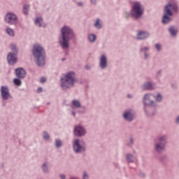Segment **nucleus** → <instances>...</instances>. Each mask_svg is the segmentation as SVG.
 Segmentation results:
<instances>
[{"label":"nucleus","mask_w":179,"mask_h":179,"mask_svg":"<svg viewBox=\"0 0 179 179\" xmlns=\"http://www.w3.org/2000/svg\"><path fill=\"white\" fill-rule=\"evenodd\" d=\"M33 55L36 59V63L38 66H43L45 64V52L44 48L36 44L34 45Z\"/></svg>","instance_id":"nucleus-1"},{"label":"nucleus","mask_w":179,"mask_h":179,"mask_svg":"<svg viewBox=\"0 0 179 179\" xmlns=\"http://www.w3.org/2000/svg\"><path fill=\"white\" fill-rule=\"evenodd\" d=\"M73 37V32L69 27H64L62 28V40L60 41V45L63 48H69V40Z\"/></svg>","instance_id":"nucleus-2"},{"label":"nucleus","mask_w":179,"mask_h":179,"mask_svg":"<svg viewBox=\"0 0 179 179\" xmlns=\"http://www.w3.org/2000/svg\"><path fill=\"white\" fill-rule=\"evenodd\" d=\"M76 83L75 73L73 72L67 73L64 78H61V87L62 89H69Z\"/></svg>","instance_id":"nucleus-3"},{"label":"nucleus","mask_w":179,"mask_h":179,"mask_svg":"<svg viewBox=\"0 0 179 179\" xmlns=\"http://www.w3.org/2000/svg\"><path fill=\"white\" fill-rule=\"evenodd\" d=\"M178 10V7L177 6V4H176L174 2H170L169 4H167L165 6L166 14H164L163 17L162 23H164V24L169 23V22H170V17H169L167 15L171 16L173 15V13H171V11L177 12Z\"/></svg>","instance_id":"nucleus-4"},{"label":"nucleus","mask_w":179,"mask_h":179,"mask_svg":"<svg viewBox=\"0 0 179 179\" xmlns=\"http://www.w3.org/2000/svg\"><path fill=\"white\" fill-rule=\"evenodd\" d=\"M132 15L134 16V17H136V19L143 15V7H142L140 3L136 2L134 3V6L132 8Z\"/></svg>","instance_id":"nucleus-5"},{"label":"nucleus","mask_w":179,"mask_h":179,"mask_svg":"<svg viewBox=\"0 0 179 179\" xmlns=\"http://www.w3.org/2000/svg\"><path fill=\"white\" fill-rule=\"evenodd\" d=\"M17 17H16V15L12 13H8L5 17V20L8 24H15L16 23Z\"/></svg>","instance_id":"nucleus-6"},{"label":"nucleus","mask_w":179,"mask_h":179,"mask_svg":"<svg viewBox=\"0 0 179 179\" xmlns=\"http://www.w3.org/2000/svg\"><path fill=\"white\" fill-rule=\"evenodd\" d=\"M1 93L3 100H8L10 97V94H9V89L8 87L2 86L1 88Z\"/></svg>","instance_id":"nucleus-7"},{"label":"nucleus","mask_w":179,"mask_h":179,"mask_svg":"<svg viewBox=\"0 0 179 179\" xmlns=\"http://www.w3.org/2000/svg\"><path fill=\"white\" fill-rule=\"evenodd\" d=\"M73 146L76 153H78V152H83V150H85V146L80 144L78 139L75 141Z\"/></svg>","instance_id":"nucleus-8"},{"label":"nucleus","mask_w":179,"mask_h":179,"mask_svg":"<svg viewBox=\"0 0 179 179\" xmlns=\"http://www.w3.org/2000/svg\"><path fill=\"white\" fill-rule=\"evenodd\" d=\"M159 143L156 145V150L158 152H162L164 149V145H166V136H163L159 139Z\"/></svg>","instance_id":"nucleus-9"},{"label":"nucleus","mask_w":179,"mask_h":179,"mask_svg":"<svg viewBox=\"0 0 179 179\" xmlns=\"http://www.w3.org/2000/svg\"><path fill=\"white\" fill-rule=\"evenodd\" d=\"M74 134L76 136H83V135H85L86 134V131H85V129L80 126H77L74 129Z\"/></svg>","instance_id":"nucleus-10"},{"label":"nucleus","mask_w":179,"mask_h":179,"mask_svg":"<svg viewBox=\"0 0 179 179\" xmlns=\"http://www.w3.org/2000/svg\"><path fill=\"white\" fill-rule=\"evenodd\" d=\"M8 62L10 65H14L16 64V61H17V58H16V55L10 52L7 57Z\"/></svg>","instance_id":"nucleus-11"},{"label":"nucleus","mask_w":179,"mask_h":179,"mask_svg":"<svg viewBox=\"0 0 179 179\" xmlns=\"http://www.w3.org/2000/svg\"><path fill=\"white\" fill-rule=\"evenodd\" d=\"M123 117L127 121H132L134 118V113L131 110L126 111L123 115Z\"/></svg>","instance_id":"nucleus-12"},{"label":"nucleus","mask_w":179,"mask_h":179,"mask_svg":"<svg viewBox=\"0 0 179 179\" xmlns=\"http://www.w3.org/2000/svg\"><path fill=\"white\" fill-rule=\"evenodd\" d=\"M15 74L17 78H24L26 76V71L22 68L15 69Z\"/></svg>","instance_id":"nucleus-13"},{"label":"nucleus","mask_w":179,"mask_h":179,"mask_svg":"<svg viewBox=\"0 0 179 179\" xmlns=\"http://www.w3.org/2000/svg\"><path fill=\"white\" fill-rule=\"evenodd\" d=\"M149 37V34L145 31H140L137 34V40H143L144 38H147Z\"/></svg>","instance_id":"nucleus-14"},{"label":"nucleus","mask_w":179,"mask_h":179,"mask_svg":"<svg viewBox=\"0 0 179 179\" xmlns=\"http://www.w3.org/2000/svg\"><path fill=\"white\" fill-rule=\"evenodd\" d=\"M150 97H152V95L150 94H145L144 96V104H146L147 106H152L153 104V101H150Z\"/></svg>","instance_id":"nucleus-15"},{"label":"nucleus","mask_w":179,"mask_h":179,"mask_svg":"<svg viewBox=\"0 0 179 179\" xmlns=\"http://www.w3.org/2000/svg\"><path fill=\"white\" fill-rule=\"evenodd\" d=\"M107 66V57L105 55H102L100 59L101 68H106Z\"/></svg>","instance_id":"nucleus-16"},{"label":"nucleus","mask_w":179,"mask_h":179,"mask_svg":"<svg viewBox=\"0 0 179 179\" xmlns=\"http://www.w3.org/2000/svg\"><path fill=\"white\" fill-rule=\"evenodd\" d=\"M43 18L41 17H37L36 20H35V24L36 26H38V27H41L43 26Z\"/></svg>","instance_id":"nucleus-17"},{"label":"nucleus","mask_w":179,"mask_h":179,"mask_svg":"<svg viewBox=\"0 0 179 179\" xmlns=\"http://www.w3.org/2000/svg\"><path fill=\"white\" fill-rule=\"evenodd\" d=\"M144 90H152L153 89V85L150 83H147L143 86Z\"/></svg>","instance_id":"nucleus-18"},{"label":"nucleus","mask_w":179,"mask_h":179,"mask_svg":"<svg viewBox=\"0 0 179 179\" xmlns=\"http://www.w3.org/2000/svg\"><path fill=\"white\" fill-rule=\"evenodd\" d=\"M6 33L8 34V36H11L12 37L15 36V31L10 28H7Z\"/></svg>","instance_id":"nucleus-19"},{"label":"nucleus","mask_w":179,"mask_h":179,"mask_svg":"<svg viewBox=\"0 0 179 179\" xmlns=\"http://www.w3.org/2000/svg\"><path fill=\"white\" fill-rule=\"evenodd\" d=\"M169 33H171V36H176L177 34V29L171 27L169 28Z\"/></svg>","instance_id":"nucleus-20"},{"label":"nucleus","mask_w":179,"mask_h":179,"mask_svg":"<svg viewBox=\"0 0 179 179\" xmlns=\"http://www.w3.org/2000/svg\"><path fill=\"white\" fill-rule=\"evenodd\" d=\"M13 83L15 86H20V85H22V81L19 78H15L13 80Z\"/></svg>","instance_id":"nucleus-21"},{"label":"nucleus","mask_w":179,"mask_h":179,"mask_svg":"<svg viewBox=\"0 0 179 179\" xmlns=\"http://www.w3.org/2000/svg\"><path fill=\"white\" fill-rule=\"evenodd\" d=\"M89 40H90V41H91V43L96 41V35H94V34L90 35Z\"/></svg>","instance_id":"nucleus-22"},{"label":"nucleus","mask_w":179,"mask_h":179,"mask_svg":"<svg viewBox=\"0 0 179 179\" xmlns=\"http://www.w3.org/2000/svg\"><path fill=\"white\" fill-rule=\"evenodd\" d=\"M72 104L75 107H80V102H79V101H78V100H73L72 101Z\"/></svg>","instance_id":"nucleus-23"},{"label":"nucleus","mask_w":179,"mask_h":179,"mask_svg":"<svg viewBox=\"0 0 179 179\" xmlns=\"http://www.w3.org/2000/svg\"><path fill=\"white\" fill-rule=\"evenodd\" d=\"M94 26L95 27H96V29H101V24H100V20H96Z\"/></svg>","instance_id":"nucleus-24"},{"label":"nucleus","mask_w":179,"mask_h":179,"mask_svg":"<svg viewBox=\"0 0 179 179\" xmlns=\"http://www.w3.org/2000/svg\"><path fill=\"white\" fill-rule=\"evenodd\" d=\"M55 145L57 148H59L62 145V143L59 140H56L55 141Z\"/></svg>","instance_id":"nucleus-25"},{"label":"nucleus","mask_w":179,"mask_h":179,"mask_svg":"<svg viewBox=\"0 0 179 179\" xmlns=\"http://www.w3.org/2000/svg\"><path fill=\"white\" fill-rule=\"evenodd\" d=\"M29 6L27 5L24 6V13L25 15H27V9H29Z\"/></svg>","instance_id":"nucleus-26"},{"label":"nucleus","mask_w":179,"mask_h":179,"mask_svg":"<svg viewBox=\"0 0 179 179\" xmlns=\"http://www.w3.org/2000/svg\"><path fill=\"white\" fill-rule=\"evenodd\" d=\"M155 48L156 50H157V51H160V50H162V45H160V44L159 43H157L155 45Z\"/></svg>","instance_id":"nucleus-27"},{"label":"nucleus","mask_w":179,"mask_h":179,"mask_svg":"<svg viewBox=\"0 0 179 179\" xmlns=\"http://www.w3.org/2000/svg\"><path fill=\"white\" fill-rule=\"evenodd\" d=\"M127 162H132L133 157L131 155H127Z\"/></svg>","instance_id":"nucleus-28"},{"label":"nucleus","mask_w":179,"mask_h":179,"mask_svg":"<svg viewBox=\"0 0 179 179\" xmlns=\"http://www.w3.org/2000/svg\"><path fill=\"white\" fill-rule=\"evenodd\" d=\"M162 95H160V94H158L156 98L157 101H162Z\"/></svg>","instance_id":"nucleus-29"},{"label":"nucleus","mask_w":179,"mask_h":179,"mask_svg":"<svg viewBox=\"0 0 179 179\" xmlns=\"http://www.w3.org/2000/svg\"><path fill=\"white\" fill-rule=\"evenodd\" d=\"M43 138H44V139H48V138H50V135H48V134L44 132L43 133Z\"/></svg>","instance_id":"nucleus-30"},{"label":"nucleus","mask_w":179,"mask_h":179,"mask_svg":"<svg viewBox=\"0 0 179 179\" xmlns=\"http://www.w3.org/2000/svg\"><path fill=\"white\" fill-rule=\"evenodd\" d=\"M43 170L45 173H47V165L45 164H44L42 166Z\"/></svg>","instance_id":"nucleus-31"},{"label":"nucleus","mask_w":179,"mask_h":179,"mask_svg":"<svg viewBox=\"0 0 179 179\" xmlns=\"http://www.w3.org/2000/svg\"><path fill=\"white\" fill-rule=\"evenodd\" d=\"M11 50H12V51H16V45L12 44L11 45Z\"/></svg>","instance_id":"nucleus-32"},{"label":"nucleus","mask_w":179,"mask_h":179,"mask_svg":"<svg viewBox=\"0 0 179 179\" xmlns=\"http://www.w3.org/2000/svg\"><path fill=\"white\" fill-rule=\"evenodd\" d=\"M47 79L44 77L41 78V83H45L46 82Z\"/></svg>","instance_id":"nucleus-33"},{"label":"nucleus","mask_w":179,"mask_h":179,"mask_svg":"<svg viewBox=\"0 0 179 179\" xmlns=\"http://www.w3.org/2000/svg\"><path fill=\"white\" fill-rule=\"evenodd\" d=\"M83 178V179H88V178H89V176H87V174L84 173Z\"/></svg>","instance_id":"nucleus-34"},{"label":"nucleus","mask_w":179,"mask_h":179,"mask_svg":"<svg viewBox=\"0 0 179 179\" xmlns=\"http://www.w3.org/2000/svg\"><path fill=\"white\" fill-rule=\"evenodd\" d=\"M41 92H43V88H41V87L38 88L37 92L38 93H41Z\"/></svg>","instance_id":"nucleus-35"},{"label":"nucleus","mask_w":179,"mask_h":179,"mask_svg":"<svg viewBox=\"0 0 179 179\" xmlns=\"http://www.w3.org/2000/svg\"><path fill=\"white\" fill-rule=\"evenodd\" d=\"M60 178L64 179L65 178V175H60Z\"/></svg>","instance_id":"nucleus-36"},{"label":"nucleus","mask_w":179,"mask_h":179,"mask_svg":"<svg viewBox=\"0 0 179 179\" xmlns=\"http://www.w3.org/2000/svg\"><path fill=\"white\" fill-rule=\"evenodd\" d=\"M176 122L178 124L179 123V116L176 119Z\"/></svg>","instance_id":"nucleus-37"},{"label":"nucleus","mask_w":179,"mask_h":179,"mask_svg":"<svg viewBox=\"0 0 179 179\" xmlns=\"http://www.w3.org/2000/svg\"><path fill=\"white\" fill-rule=\"evenodd\" d=\"M91 2H92V3H96V0H91Z\"/></svg>","instance_id":"nucleus-38"},{"label":"nucleus","mask_w":179,"mask_h":179,"mask_svg":"<svg viewBox=\"0 0 179 179\" xmlns=\"http://www.w3.org/2000/svg\"><path fill=\"white\" fill-rule=\"evenodd\" d=\"M143 50H149V48H144L143 49H141V51H143Z\"/></svg>","instance_id":"nucleus-39"},{"label":"nucleus","mask_w":179,"mask_h":179,"mask_svg":"<svg viewBox=\"0 0 179 179\" xmlns=\"http://www.w3.org/2000/svg\"><path fill=\"white\" fill-rule=\"evenodd\" d=\"M79 6H82V3H78Z\"/></svg>","instance_id":"nucleus-40"},{"label":"nucleus","mask_w":179,"mask_h":179,"mask_svg":"<svg viewBox=\"0 0 179 179\" xmlns=\"http://www.w3.org/2000/svg\"><path fill=\"white\" fill-rule=\"evenodd\" d=\"M145 57L148 58V55L145 54Z\"/></svg>","instance_id":"nucleus-41"},{"label":"nucleus","mask_w":179,"mask_h":179,"mask_svg":"<svg viewBox=\"0 0 179 179\" xmlns=\"http://www.w3.org/2000/svg\"><path fill=\"white\" fill-rule=\"evenodd\" d=\"M72 114L75 117V112H72Z\"/></svg>","instance_id":"nucleus-42"},{"label":"nucleus","mask_w":179,"mask_h":179,"mask_svg":"<svg viewBox=\"0 0 179 179\" xmlns=\"http://www.w3.org/2000/svg\"><path fill=\"white\" fill-rule=\"evenodd\" d=\"M131 143H134V141L132 139H131Z\"/></svg>","instance_id":"nucleus-43"},{"label":"nucleus","mask_w":179,"mask_h":179,"mask_svg":"<svg viewBox=\"0 0 179 179\" xmlns=\"http://www.w3.org/2000/svg\"><path fill=\"white\" fill-rule=\"evenodd\" d=\"M141 177H145V175L144 174H141Z\"/></svg>","instance_id":"nucleus-44"},{"label":"nucleus","mask_w":179,"mask_h":179,"mask_svg":"<svg viewBox=\"0 0 179 179\" xmlns=\"http://www.w3.org/2000/svg\"><path fill=\"white\" fill-rule=\"evenodd\" d=\"M86 69H89V67H88L87 66H86Z\"/></svg>","instance_id":"nucleus-45"},{"label":"nucleus","mask_w":179,"mask_h":179,"mask_svg":"<svg viewBox=\"0 0 179 179\" xmlns=\"http://www.w3.org/2000/svg\"><path fill=\"white\" fill-rule=\"evenodd\" d=\"M128 97H129V98H131V96H130L129 95H128Z\"/></svg>","instance_id":"nucleus-46"},{"label":"nucleus","mask_w":179,"mask_h":179,"mask_svg":"<svg viewBox=\"0 0 179 179\" xmlns=\"http://www.w3.org/2000/svg\"><path fill=\"white\" fill-rule=\"evenodd\" d=\"M62 61H65V59H63Z\"/></svg>","instance_id":"nucleus-47"}]
</instances>
